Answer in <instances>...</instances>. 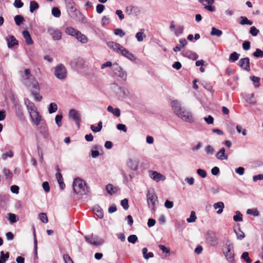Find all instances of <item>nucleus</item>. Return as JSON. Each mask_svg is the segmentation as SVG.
<instances>
[{"label": "nucleus", "mask_w": 263, "mask_h": 263, "mask_svg": "<svg viewBox=\"0 0 263 263\" xmlns=\"http://www.w3.org/2000/svg\"><path fill=\"white\" fill-rule=\"evenodd\" d=\"M22 81L30 91L40 90L39 83L35 78L31 74L29 69H26L24 70V75L22 77Z\"/></svg>", "instance_id": "1"}, {"label": "nucleus", "mask_w": 263, "mask_h": 263, "mask_svg": "<svg viewBox=\"0 0 263 263\" xmlns=\"http://www.w3.org/2000/svg\"><path fill=\"white\" fill-rule=\"evenodd\" d=\"M73 189L74 192L79 195H85L88 192V187L85 182L79 178L74 179L73 183Z\"/></svg>", "instance_id": "2"}, {"label": "nucleus", "mask_w": 263, "mask_h": 263, "mask_svg": "<svg viewBox=\"0 0 263 263\" xmlns=\"http://www.w3.org/2000/svg\"><path fill=\"white\" fill-rule=\"evenodd\" d=\"M147 203L148 208L153 212L155 211L156 206L158 204V197L153 190H148L146 194Z\"/></svg>", "instance_id": "3"}, {"label": "nucleus", "mask_w": 263, "mask_h": 263, "mask_svg": "<svg viewBox=\"0 0 263 263\" xmlns=\"http://www.w3.org/2000/svg\"><path fill=\"white\" fill-rule=\"evenodd\" d=\"M171 105L172 110L177 116L178 113H180L182 116H184L190 112V111L182 107L180 102L178 100H174L172 101Z\"/></svg>", "instance_id": "4"}, {"label": "nucleus", "mask_w": 263, "mask_h": 263, "mask_svg": "<svg viewBox=\"0 0 263 263\" xmlns=\"http://www.w3.org/2000/svg\"><path fill=\"white\" fill-rule=\"evenodd\" d=\"M223 253L227 258V260L231 263L234 260V246L231 243L226 244Z\"/></svg>", "instance_id": "5"}, {"label": "nucleus", "mask_w": 263, "mask_h": 263, "mask_svg": "<svg viewBox=\"0 0 263 263\" xmlns=\"http://www.w3.org/2000/svg\"><path fill=\"white\" fill-rule=\"evenodd\" d=\"M54 75L60 80L66 79L67 77V70L63 64H59L54 68Z\"/></svg>", "instance_id": "6"}, {"label": "nucleus", "mask_w": 263, "mask_h": 263, "mask_svg": "<svg viewBox=\"0 0 263 263\" xmlns=\"http://www.w3.org/2000/svg\"><path fill=\"white\" fill-rule=\"evenodd\" d=\"M112 70L116 76L120 77L124 80H126L127 78L126 72L118 64H113Z\"/></svg>", "instance_id": "7"}, {"label": "nucleus", "mask_w": 263, "mask_h": 263, "mask_svg": "<svg viewBox=\"0 0 263 263\" xmlns=\"http://www.w3.org/2000/svg\"><path fill=\"white\" fill-rule=\"evenodd\" d=\"M69 117L73 119L78 127H80V123L81 120V116L79 111L71 109L69 111Z\"/></svg>", "instance_id": "8"}, {"label": "nucleus", "mask_w": 263, "mask_h": 263, "mask_svg": "<svg viewBox=\"0 0 263 263\" xmlns=\"http://www.w3.org/2000/svg\"><path fill=\"white\" fill-rule=\"evenodd\" d=\"M48 33L52 36L54 40H60L62 37L61 31L57 29L52 27H49L47 29Z\"/></svg>", "instance_id": "9"}, {"label": "nucleus", "mask_w": 263, "mask_h": 263, "mask_svg": "<svg viewBox=\"0 0 263 263\" xmlns=\"http://www.w3.org/2000/svg\"><path fill=\"white\" fill-rule=\"evenodd\" d=\"M66 6L71 17H74V13L77 11L73 0H65Z\"/></svg>", "instance_id": "10"}, {"label": "nucleus", "mask_w": 263, "mask_h": 263, "mask_svg": "<svg viewBox=\"0 0 263 263\" xmlns=\"http://www.w3.org/2000/svg\"><path fill=\"white\" fill-rule=\"evenodd\" d=\"M85 239L88 243L96 246L101 245L104 242V241L102 238H100L97 236L91 237L86 236H85Z\"/></svg>", "instance_id": "11"}, {"label": "nucleus", "mask_w": 263, "mask_h": 263, "mask_svg": "<svg viewBox=\"0 0 263 263\" xmlns=\"http://www.w3.org/2000/svg\"><path fill=\"white\" fill-rule=\"evenodd\" d=\"M170 29L172 31H174V34L176 36H179L182 34L184 30V27L183 26L181 25L177 26L176 27L174 24V22L172 21L171 22Z\"/></svg>", "instance_id": "12"}, {"label": "nucleus", "mask_w": 263, "mask_h": 263, "mask_svg": "<svg viewBox=\"0 0 263 263\" xmlns=\"http://www.w3.org/2000/svg\"><path fill=\"white\" fill-rule=\"evenodd\" d=\"M238 65L243 70L249 71L250 70V59L249 58L241 59L238 62Z\"/></svg>", "instance_id": "13"}, {"label": "nucleus", "mask_w": 263, "mask_h": 263, "mask_svg": "<svg viewBox=\"0 0 263 263\" xmlns=\"http://www.w3.org/2000/svg\"><path fill=\"white\" fill-rule=\"evenodd\" d=\"M217 240L214 232L210 231L207 233L206 240L211 246H216L217 244Z\"/></svg>", "instance_id": "14"}, {"label": "nucleus", "mask_w": 263, "mask_h": 263, "mask_svg": "<svg viewBox=\"0 0 263 263\" xmlns=\"http://www.w3.org/2000/svg\"><path fill=\"white\" fill-rule=\"evenodd\" d=\"M149 175L152 179L156 182L164 180L166 178L164 176L155 171H149Z\"/></svg>", "instance_id": "15"}, {"label": "nucleus", "mask_w": 263, "mask_h": 263, "mask_svg": "<svg viewBox=\"0 0 263 263\" xmlns=\"http://www.w3.org/2000/svg\"><path fill=\"white\" fill-rule=\"evenodd\" d=\"M214 0H199V2L204 6V8L209 11L213 12L215 8L213 6Z\"/></svg>", "instance_id": "16"}, {"label": "nucleus", "mask_w": 263, "mask_h": 263, "mask_svg": "<svg viewBox=\"0 0 263 263\" xmlns=\"http://www.w3.org/2000/svg\"><path fill=\"white\" fill-rule=\"evenodd\" d=\"M107 46L114 51L119 53L121 48L123 47L120 44L114 42H108L107 43Z\"/></svg>", "instance_id": "17"}, {"label": "nucleus", "mask_w": 263, "mask_h": 263, "mask_svg": "<svg viewBox=\"0 0 263 263\" xmlns=\"http://www.w3.org/2000/svg\"><path fill=\"white\" fill-rule=\"evenodd\" d=\"M119 53L132 61H134L136 60V58L134 54H133L125 48L123 46L122 48H121V50Z\"/></svg>", "instance_id": "18"}, {"label": "nucleus", "mask_w": 263, "mask_h": 263, "mask_svg": "<svg viewBox=\"0 0 263 263\" xmlns=\"http://www.w3.org/2000/svg\"><path fill=\"white\" fill-rule=\"evenodd\" d=\"M30 116L32 121L36 125H39L41 121V116L37 111L30 112Z\"/></svg>", "instance_id": "19"}, {"label": "nucleus", "mask_w": 263, "mask_h": 263, "mask_svg": "<svg viewBox=\"0 0 263 263\" xmlns=\"http://www.w3.org/2000/svg\"><path fill=\"white\" fill-rule=\"evenodd\" d=\"M14 109L15 112L16 116L20 120H24V116L21 106L19 104H15Z\"/></svg>", "instance_id": "20"}, {"label": "nucleus", "mask_w": 263, "mask_h": 263, "mask_svg": "<svg viewBox=\"0 0 263 263\" xmlns=\"http://www.w3.org/2000/svg\"><path fill=\"white\" fill-rule=\"evenodd\" d=\"M177 117L180 118L182 120L186 122L192 123L194 122L193 116L190 111L184 116H182L180 113H178Z\"/></svg>", "instance_id": "21"}, {"label": "nucleus", "mask_w": 263, "mask_h": 263, "mask_svg": "<svg viewBox=\"0 0 263 263\" xmlns=\"http://www.w3.org/2000/svg\"><path fill=\"white\" fill-rule=\"evenodd\" d=\"M216 157L220 160H227L228 159V156L226 154V150L224 147L220 148L216 153Z\"/></svg>", "instance_id": "22"}, {"label": "nucleus", "mask_w": 263, "mask_h": 263, "mask_svg": "<svg viewBox=\"0 0 263 263\" xmlns=\"http://www.w3.org/2000/svg\"><path fill=\"white\" fill-rule=\"evenodd\" d=\"M25 103L27 106L29 112L37 111V108L35 104L28 99L25 100Z\"/></svg>", "instance_id": "23"}, {"label": "nucleus", "mask_w": 263, "mask_h": 263, "mask_svg": "<svg viewBox=\"0 0 263 263\" xmlns=\"http://www.w3.org/2000/svg\"><path fill=\"white\" fill-rule=\"evenodd\" d=\"M127 165L128 167L133 171H136L138 169L139 162L136 159H129Z\"/></svg>", "instance_id": "24"}, {"label": "nucleus", "mask_w": 263, "mask_h": 263, "mask_svg": "<svg viewBox=\"0 0 263 263\" xmlns=\"http://www.w3.org/2000/svg\"><path fill=\"white\" fill-rule=\"evenodd\" d=\"M23 35L24 38L25 39V42L28 45H32L33 43V41L31 37V35L27 30H24L23 32Z\"/></svg>", "instance_id": "25"}, {"label": "nucleus", "mask_w": 263, "mask_h": 263, "mask_svg": "<svg viewBox=\"0 0 263 263\" xmlns=\"http://www.w3.org/2000/svg\"><path fill=\"white\" fill-rule=\"evenodd\" d=\"M8 46L9 48H12L14 46L18 44V41L16 40L15 37L11 35L7 39Z\"/></svg>", "instance_id": "26"}, {"label": "nucleus", "mask_w": 263, "mask_h": 263, "mask_svg": "<svg viewBox=\"0 0 263 263\" xmlns=\"http://www.w3.org/2000/svg\"><path fill=\"white\" fill-rule=\"evenodd\" d=\"M76 38L82 43H86L88 42V39L87 36L81 33L80 31H78L77 34H76Z\"/></svg>", "instance_id": "27"}, {"label": "nucleus", "mask_w": 263, "mask_h": 263, "mask_svg": "<svg viewBox=\"0 0 263 263\" xmlns=\"http://www.w3.org/2000/svg\"><path fill=\"white\" fill-rule=\"evenodd\" d=\"M213 207L215 209H219V210L217 211V214H220L223 212V210L224 208V204L222 202L219 201L214 203Z\"/></svg>", "instance_id": "28"}, {"label": "nucleus", "mask_w": 263, "mask_h": 263, "mask_svg": "<svg viewBox=\"0 0 263 263\" xmlns=\"http://www.w3.org/2000/svg\"><path fill=\"white\" fill-rule=\"evenodd\" d=\"M107 109L108 111L112 113L117 117H119L120 116V110L118 108H114L111 106H108Z\"/></svg>", "instance_id": "29"}, {"label": "nucleus", "mask_w": 263, "mask_h": 263, "mask_svg": "<svg viewBox=\"0 0 263 263\" xmlns=\"http://www.w3.org/2000/svg\"><path fill=\"white\" fill-rule=\"evenodd\" d=\"M79 30L75 29L74 28L72 27H68L66 28L65 30V32L66 34L76 36V34L78 32Z\"/></svg>", "instance_id": "30"}, {"label": "nucleus", "mask_w": 263, "mask_h": 263, "mask_svg": "<svg viewBox=\"0 0 263 263\" xmlns=\"http://www.w3.org/2000/svg\"><path fill=\"white\" fill-rule=\"evenodd\" d=\"M145 37L146 35L144 34V29H141L140 31L136 34V38L138 42H142L143 40L144 37Z\"/></svg>", "instance_id": "31"}, {"label": "nucleus", "mask_w": 263, "mask_h": 263, "mask_svg": "<svg viewBox=\"0 0 263 263\" xmlns=\"http://www.w3.org/2000/svg\"><path fill=\"white\" fill-rule=\"evenodd\" d=\"M9 257V253H4V251L0 253V263H5Z\"/></svg>", "instance_id": "32"}, {"label": "nucleus", "mask_w": 263, "mask_h": 263, "mask_svg": "<svg viewBox=\"0 0 263 263\" xmlns=\"http://www.w3.org/2000/svg\"><path fill=\"white\" fill-rule=\"evenodd\" d=\"M222 31L214 27L212 28V30L211 31V35L212 36H216L217 37H220L222 34Z\"/></svg>", "instance_id": "33"}, {"label": "nucleus", "mask_w": 263, "mask_h": 263, "mask_svg": "<svg viewBox=\"0 0 263 263\" xmlns=\"http://www.w3.org/2000/svg\"><path fill=\"white\" fill-rule=\"evenodd\" d=\"M239 23L241 25H251L253 24V22L249 20L246 16H240L239 17Z\"/></svg>", "instance_id": "34"}, {"label": "nucleus", "mask_w": 263, "mask_h": 263, "mask_svg": "<svg viewBox=\"0 0 263 263\" xmlns=\"http://www.w3.org/2000/svg\"><path fill=\"white\" fill-rule=\"evenodd\" d=\"M39 8V6L36 2L34 1L30 2L29 9L31 13H33L34 11L37 9Z\"/></svg>", "instance_id": "35"}, {"label": "nucleus", "mask_w": 263, "mask_h": 263, "mask_svg": "<svg viewBox=\"0 0 263 263\" xmlns=\"http://www.w3.org/2000/svg\"><path fill=\"white\" fill-rule=\"evenodd\" d=\"M40 133L46 138L48 136V128L46 125H42L40 127Z\"/></svg>", "instance_id": "36"}, {"label": "nucleus", "mask_w": 263, "mask_h": 263, "mask_svg": "<svg viewBox=\"0 0 263 263\" xmlns=\"http://www.w3.org/2000/svg\"><path fill=\"white\" fill-rule=\"evenodd\" d=\"M58 106L55 103H51L48 107V112L49 114H52L57 111Z\"/></svg>", "instance_id": "37"}, {"label": "nucleus", "mask_w": 263, "mask_h": 263, "mask_svg": "<svg viewBox=\"0 0 263 263\" xmlns=\"http://www.w3.org/2000/svg\"><path fill=\"white\" fill-rule=\"evenodd\" d=\"M94 213L98 217V218L101 219L103 217V213L102 210L99 206L95 207L93 209Z\"/></svg>", "instance_id": "38"}, {"label": "nucleus", "mask_w": 263, "mask_h": 263, "mask_svg": "<svg viewBox=\"0 0 263 263\" xmlns=\"http://www.w3.org/2000/svg\"><path fill=\"white\" fill-rule=\"evenodd\" d=\"M102 128V123L101 121H100L97 126H95L94 125H91L90 126L91 129L95 133L99 132L101 131Z\"/></svg>", "instance_id": "39"}, {"label": "nucleus", "mask_w": 263, "mask_h": 263, "mask_svg": "<svg viewBox=\"0 0 263 263\" xmlns=\"http://www.w3.org/2000/svg\"><path fill=\"white\" fill-rule=\"evenodd\" d=\"M239 54L237 53L236 52H233L230 55L229 61L231 62H235L239 59Z\"/></svg>", "instance_id": "40"}, {"label": "nucleus", "mask_w": 263, "mask_h": 263, "mask_svg": "<svg viewBox=\"0 0 263 263\" xmlns=\"http://www.w3.org/2000/svg\"><path fill=\"white\" fill-rule=\"evenodd\" d=\"M24 21V18L21 15H17L14 17V21L17 26H20Z\"/></svg>", "instance_id": "41"}, {"label": "nucleus", "mask_w": 263, "mask_h": 263, "mask_svg": "<svg viewBox=\"0 0 263 263\" xmlns=\"http://www.w3.org/2000/svg\"><path fill=\"white\" fill-rule=\"evenodd\" d=\"M235 232L238 239L242 240L245 238V233L240 230V228H238L237 230H235Z\"/></svg>", "instance_id": "42"}, {"label": "nucleus", "mask_w": 263, "mask_h": 263, "mask_svg": "<svg viewBox=\"0 0 263 263\" xmlns=\"http://www.w3.org/2000/svg\"><path fill=\"white\" fill-rule=\"evenodd\" d=\"M39 218L42 222L44 223H47L48 222V217L46 213H41L39 214Z\"/></svg>", "instance_id": "43"}, {"label": "nucleus", "mask_w": 263, "mask_h": 263, "mask_svg": "<svg viewBox=\"0 0 263 263\" xmlns=\"http://www.w3.org/2000/svg\"><path fill=\"white\" fill-rule=\"evenodd\" d=\"M51 13L55 17H59L61 16V11L58 7H53Z\"/></svg>", "instance_id": "44"}, {"label": "nucleus", "mask_w": 263, "mask_h": 263, "mask_svg": "<svg viewBox=\"0 0 263 263\" xmlns=\"http://www.w3.org/2000/svg\"><path fill=\"white\" fill-rule=\"evenodd\" d=\"M106 189L107 193L110 195H112L113 193H115L116 191V189L113 186L112 184H108L106 186Z\"/></svg>", "instance_id": "45"}, {"label": "nucleus", "mask_w": 263, "mask_h": 263, "mask_svg": "<svg viewBox=\"0 0 263 263\" xmlns=\"http://www.w3.org/2000/svg\"><path fill=\"white\" fill-rule=\"evenodd\" d=\"M233 219L235 221H242V215L239 211H236V214L233 216Z\"/></svg>", "instance_id": "46"}, {"label": "nucleus", "mask_w": 263, "mask_h": 263, "mask_svg": "<svg viewBox=\"0 0 263 263\" xmlns=\"http://www.w3.org/2000/svg\"><path fill=\"white\" fill-rule=\"evenodd\" d=\"M196 219L197 217L195 212L194 211H192L190 217L187 218L186 221L189 223L194 222L196 221Z\"/></svg>", "instance_id": "47"}, {"label": "nucleus", "mask_w": 263, "mask_h": 263, "mask_svg": "<svg viewBox=\"0 0 263 263\" xmlns=\"http://www.w3.org/2000/svg\"><path fill=\"white\" fill-rule=\"evenodd\" d=\"M40 90H33L31 91L32 95L34 97V99L37 101H40L42 97L39 95V91Z\"/></svg>", "instance_id": "48"}, {"label": "nucleus", "mask_w": 263, "mask_h": 263, "mask_svg": "<svg viewBox=\"0 0 263 263\" xmlns=\"http://www.w3.org/2000/svg\"><path fill=\"white\" fill-rule=\"evenodd\" d=\"M241 258L244 259L247 263H251L252 262V260L249 256V253L247 252H245L242 254Z\"/></svg>", "instance_id": "49"}, {"label": "nucleus", "mask_w": 263, "mask_h": 263, "mask_svg": "<svg viewBox=\"0 0 263 263\" xmlns=\"http://www.w3.org/2000/svg\"><path fill=\"white\" fill-rule=\"evenodd\" d=\"M9 220H10V223H13L14 222H16L18 218L17 216L14 214L9 213Z\"/></svg>", "instance_id": "50"}, {"label": "nucleus", "mask_w": 263, "mask_h": 263, "mask_svg": "<svg viewBox=\"0 0 263 263\" xmlns=\"http://www.w3.org/2000/svg\"><path fill=\"white\" fill-rule=\"evenodd\" d=\"M63 116L62 115H57L55 118V123L58 125V127H61L62 126V120Z\"/></svg>", "instance_id": "51"}, {"label": "nucleus", "mask_w": 263, "mask_h": 263, "mask_svg": "<svg viewBox=\"0 0 263 263\" xmlns=\"http://www.w3.org/2000/svg\"><path fill=\"white\" fill-rule=\"evenodd\" d=\"M3 172L6 178L10 179L12 178V173L9 169L7 168H4L3 170Z\"/></svg>", "instance_id": "52"}, {"label": "nucleus", "mask_w": 263, "mask_h": 263, "mask_svg": "<svg viewBox=\"0 0 263 263\" xmlns=\"http://www.w3.org/2000/svg\"><path fill=\"white\" fill-rule=\"evenodd\" d=\"M205 151L206 154L212 155L214 154L215 151L211 145H208L205 147Z\"/></svg>", "instance_id": "53"}, {"label": "nucleus", "mask_w": 263, "mask_h": 263, "mask_svg": "<svg viewBox=\"0 0 263 263\" xmlns=\"http://www.w3.org/2000/svg\"><path fill=\"white\" fill-rule=\"evenodd\" d=\"M127 240L129 242L134 244L138 240V237L136 235H131L128 237Z\"/></svg>", "instance_id": "54"}, {"label": "nucleus", "mask_w": 263, "mask_h": 263, "mask_svg": "<svg viewBox=\"0 0 263 263\" xmlns=\"http://www.w3.org/2000/svg\"><path fill=\"white\" fill-rule=\"evenodd\" d=\"M248 214H251L254 216H258L259 215V212L257 209H248L247 211Z\"/></svg>", "instance_id": "55"}, {"label": "nucleus", "mask_w": 263, "mask_h": 263, "mask_svg": "<svg viewBox=\"0 0 263 263\" xmlns=\"http://www.w3.org/2000/svg\"><path fill=\"white\" fill-rule=\"evenodd\" d=\"M236 130L238 133H241L243 136H245L247 135V130L245 129L242 128L240 125L236 126Z\"/></svg>", "instance_id": "56"}, {"label": "nucleus", "mask_w": 263, "mask_h": 263, "mask_svg": "<svg viewBox=\"0 0 263 263\" xmlns=\"http://www.w3.org/2000/svg\"><path fill=\"white\" fill-rule=\"evenodd\" d=\"M197 173L202 178H204L206 177V172L204 170L199 168L197 170Z\"/></svg>", "instance_id": "57"}, {"label": "nucleus", "mask_w": 263, "mask_h": 263, "mask_svg": "<svg viewBox=\"0 0 263 263\" xmlns=\"http://www.w3.org/2000/svg\"><path fill=\"white\" fill-rule=\"evenodd\" d=\"M121 204L125 210H127L129 208L128 200L126 198L121 200Z\"/></svg>", "instance_id": "58"}, {"label": "nucleus", "mask_w": 263, "mask_h": 263, "mask_svg": "<svg viewBox=\"0 0 263 263\" xmlns=\"http://www.w3.org/2000/svg\"><path fill=\"white\" fill-rule=\"evenodd\" d=\"M158 248L163 252L170 254V249L168 248L165 247L164 245H159Z\"/></svg>", "instance_id": "59"}, {"label": "nucleus", "mask_w": 263, "mask_h": 263, "mask_svg": "<svg viewBox=\"0 0 263 263\" xmlns=\"http://www.w3.org/2000/svg\"><path fill=\"white\" fill-rule=\"evenodd\" d=\"M250 33L252 36H255L259 33V30L255 26H252L250 28Z\"/></svg>", "instance_id": "60"}, {"label": "nucleus", "mask_w": 263, "mask_h": 263, "mask_svg": "<svg viewBox=\"0 0 263 263\" xmlns=\"http://www.w3.org/2000/svg\"><path fill=\"white\" fill-rule=\"evenodd\" d=\"M13 156V153L12 151H10L4 153L2 155V158L4 160L6 159L8 157L11 158Z\"/></svg>", "instance_id": "61"}, {"label": "nucleus", "mask_w": 263, "mask_h": 263, "mask_svg": "<svg viewBox=\"0 0 263 263\" xmlns=\"http://www.w3.org/2000/svg\"><path fill=\"white\" fill-rule=\"evenodd\" d=\"M110 23V19L106 16H104L101 20V23L103 26H105L109 24Z\"/></svg>", "instance_id": "62"}, {"label": "nucleus", "mask_w": 263, "mask_h": 263, "mask_svg": "<svg viewBox=\"0 0 263 263\" xmlns=\"http://www.w3.org/2000/svg\"><path fill=\"white\" fill-rule=\"evenodd\" d=\"M105 6L103 4H98L96 7V11L98 13L101 14L104 11Z\"/></svg>", "instance_id": "63"}, {"label": "nucleus", "mask_w": 263, "mask_h": 263, "mask_svg": "<svg viewBox=\"0 0 263 263\" xmlns=\"http://www.w3.org/2000/svg\"><path fill=\"white\" fill-rule=\"evenodd\" d=\"M63 259L65 263H74L70 256L68 254H64L63 255Z\"/></svg>", "instance_id": "64"}]
</instances>
